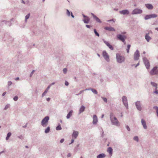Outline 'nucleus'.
<instances>
[{
  "instance_id": "obj_44",
  "label": "nucleus",
  "mask_w": 158,
  "mask_h": 158,
  "mask_svg": "<svg viewBox=\"0 0 158 158\" xmlns=\"http://www.w3.org/2000/svg\"><path fill=\"white\" fill-rule=\"evenodd\" d=\"M155 93L156 94H158V91L157 90V89H156V90H155Z\"/></svg>"
},
{
  "instance_id": "obj_27",
  "label": "nucleus",
  "mask_w": 158,
  "mask_h": 158,
  "mask_svg": "<svg viewBox=\"0 0 158 158\" xmlns=\"http://www.w3.org/2000/svg\"><path fill=\"white\" fill-rule=\"evenodd\" d=\"M151 84L152 85L154 86V87H156V89H157V84L154 83V82H151Z\"/></svg>"
},
{
  "instance_id": "obj_54",
  "label": "nucleus",
  "mask_w": 158,
  "mask_h": 158,
  "mask_svg": "<svg viewBox=\"0 0 158 158\" xmlns=\"http://www.w3.org/2000/svg\"><path fill=\"white\" fill-rule=\"evenodd\" d=\"M11 81L8 82V84L10 85L11 84Z\"/></svg>"
},
{
  "instance_id": "obj_59",
  "label": "nucleus",
  "mask_w": 158,
  "mask_h": 158,
  "mask_svg": "<svg viewBox=\"0 0 158 158\" xmlns=\"http://www.w3.org/2000/svg\"><path fill=\"white\" fill-rule=\"evenodd\" d=\"M155 29L157 30L158 31V28H155Z\"/></svg>"
},
{
  "instance_id": "obj_4",
  "label": "nucleus",
  "mask_w": 158,
  "mask_h": 158,
  "mask_svg": "<svg viewBox=\"0 0 158 158\" xmlns=\"http://www.w3.org/2000/svg\"><path fill=\"white\" fill-rule=\"evenodd\" d=\"M157 67H154L150 71V74L152 75L157 74H158V69Z\"/></svg>"
},
{
  "instance_id": "obj_22",
  "label": "nucleus",
  "mask_w": 158,
  "mask_h": 158,
  "mask_svg": "<svg viewBox=\"0 0 158 158\" xmlns=\"http://www.w3.org/2000/svg\"><path fill=\"white\" fill-rule=\"evenodd\" d=\"M73 112V111L72 110L69 111V113L67 114V115L66 117L67 118H70V117L72 116Z\"/></svg>"
},
{
  "instance_id": "obj_18",
  "label": "nucleus",
  "mask_w": 158,
  "mask_h": 158,
  "mask_svg": "<svg viewBox=\"0 0 158 158\" xmlns=\"http://www.w3.org/2000/svg\"><path fill=\"white\" fill-rule=\"evenodd\" d=\"M54 83H52L51 85H49L48 88L46 89L45 90V91L44 92V93L42 95V97H43L45 95V94L47 93L48 90L50 88V87L51 86V85H53L54 84Z\"/></svg>"
},
{
  "instance_id": "obj_39",
  "label": "nucleus",
  "mask_w": 158,
  "mask_h": 158,
  "mask_svg": "<svg viewBox=\"0 0 158 158\" xmlns=\"http://www.w3.org/2000/svg\"><path fill=\"white\" fill-rule=\"evenodd\" d=\"M18 99V97L17 96H15L14 98L13 99L14 101H16Z\"/></svg>"
},
{
  "instance_id": "obj_60",
  "label": "nucleus",
  "mask_w": 158,
  "mask_h": 158,
  "mask_svg": "<svg viewBox=\"0 0 158 158\" xmlns=\"http://www.w3.org/2000/svg\"><path fill=\"white\" fill-rule=\"evenodd\" d=\"M124 42V44H126V42H125H125Z\"/></svg>"
},
{
  "instance_id": "obj_41",
  "label": "nucleus",
  "mask_w": 158,
  "mask_h": 158,
  "mask_svg": "<svg viewBox=\"0 0 158 158\" xmlns=\"http://www.w3.org/2000/svg\"><path fill=\"white\" fill-rule=\"evenodd\" d=\"M9 107V105H6V106H5V108H4V109L6 110L7 108H8Z\"/></svg>"
},
{
  "instance_id": "obj_2",
  "label": "nucleus",
  "mask_w": 158,
  "mask_h": 158,
  "mask_svg": "<svg viewBox=\"0 0 158 158\" xmlns=\"http://www.w3.org/2000/svg\"><path fill=\"white\" fill-rule=\"evenodd\" d=\"M116 59L118 62L121 63L124 61L125 58L123 56L117 53L116 54Z\"/></svg>"
},
{
  "instance_id": "obj_17",
  "label": "nucleus",
  "mask_w": 158,
  "mask_h": 158,
  "mask_svg": "<svg viewBox=\"0 0 158 158\" xmlns=\"http://www.w3.org/2000/svg\"><path fill=\"white\" fill-rule=\"evenodd\" d=\"M119 13L121 14H122L123 15H126V14H129V11L127 10H123L120 11H119Z\"/></svg>"
},
{
  "instance_id": "obj_20",
  "label": "nucleus",
  "mask_w": 158,
  "mask_h": 158,
  "mask_svg": "<svg viewBox=\"0 0 158 158\" xmlns=\"http://www.w3.org/2000/svg\"><path fill=\"white\" fill-rule=\"evenodd\" d=\"M141 122L142 124L143 125V127L145 129H146L147 128V127L146 125V122L143 119H142L141 120Z\"/></svg>"
},
{
  "instance_id": "obj_30",
  "label": "nucleus",
  "mask_w": 158,
  "mask_h": 158,
  "mask_svg": "<svg viewBox=\"0 0 158 158\" xmlns=\"http://www.w3.org/2000/svg\"><path fill=\"white\" fill-rule=\"evenodd\" d=\"M56 129L57 130H60L61 129V127L60 125H59L56 127Z\"/></svg>"
},
{
  "instance_id": "obj_33",
  "label": "nucleus",
  "mask_w": 158,
  "mask_h": 158,
  "mask_svg": "<svg viewBox=\"0 0 158 158\" xmlns=\"http://www.w3.org/2000/svg\"><path fill=\"white\" fill-rule=\"evenodd\" d=\"M131 47V45H128L127 46V53H129V50L130 49V48Z\"/></svg>"
},
{
  "instance_id": "obj_12",
  "label": "nucleus",
  "mask_w": 158,
  "mask_h": 158,
  "mask_svg": "<svg viewBox=\"0 0 158 158\" xmlns=\"http://www.w3.org/2000/svg\"><path fill=\"white\" fill-rule=\"evenodd\" d=\"M98 122V118L97 116L95 115H94L93 117V123L96 124Z\"/></svg>"
},
{
  "instance_id": "obj_13",
  "label": "nucleus",
  "mask_w": 158,
  "mask_h": 158,
  "mask_svg": "<svg viewBox=\"0 0 158 158\" xmlns=\"http://www.w3.org/2000/svg\"><path fill=\"white\" fill-rule=\"evenodd\" d=\"M104 29L107 30H108L110 31H115V29L113 27H105Z\"/></svg>"
},
{
  "instance_id": "obj_43",
  "label": "nucleus",
  "mask_w": 158,
  "mask_h": 158,
  "mask_svg": "<svg viewBox=\"0 0 158 158\" xmlns=\"http://www.w3.org/2000/svg\"><path fill=\"white\" fill-rule=\"evenodd\" d=\"M65 85L66 86H68L69 85V83L66 81H65Z\"/></svg>"
},
{
  "instance_id": "obj_5",
  "label": "nucleus",
  "mask_w": 158,
  "mask_h": 158,
  "mask_svg": "<svg viewBox=\"0 0 158 158\" xmlns=\"http://www.w3.org/2000/svg\"><path fill=\"white\" fill-rule=\"evenodd\" d=\"M143 60L147 69H149L150 67L149 61L145 57L143 58Z\"/></svg>"
},
{
  "instance_id": "obj_38",
  "label": "nucleus",
  "mask_w": 158,
  "mask_h": 158,
  "mask_svg": "<svg viewBox=\"0 0 158 158\" xmlns=\"http://www.w3.org/2000/svg\"><path fill=\"white\" fill-rule=\"evenodd\" d=\"M67 14L69 16L70 15V12L68 10H67Z\"/></svg>"
},
{
  "instance_id": "obj_53",
  "label": "nucleus",
  "mask_w": 158,
  "mask_h": 158,
  "mask_svg": "<svg viewBox=\"0 0 158 158\" xmlns=\"http://www.w3.org/2000/svg\"><path fill=\"white\" fill-rule=\"evenodd\" d=\"M19 77H18L15 79V80H16V81L18 80H19Z\"/></svg>"
},
{
  "instance_id": "obj_25",
  "label": "nucleus",
  "mask_w": 158,
  "mask_h": 158,
  "mask_svg": "<svg viewBox=\"0 0 158 158\" xmlns=\"http://www.w3.org/2000/svg\"><path fill=\"white\" fill-rule=\"evenodd\" d=\"M85 109V107L84 106H82L80 109L79 113H81L84 111Z\"/></svg>"
},
{
  "instance_id": "obj_21",
  "label": "nucleus",
  "mask_w": 158,
  "mask_h": 158,
  "mask_svg": "<svg viewBox=\"0 0 158 158\" xmlns=\"http://www.w3.org/2000/svg\"><path fill=\"white\" fill-rule=\"evenodd\" d=\"M147 8L149 9H152L153 8V6L151 4H148L145 5Z\"/></svg>"
},
{
  "instance_id": "obj_42",
  "label": "nucleus",
  "mask_w": 158,
  "mask_h": 158,
  "mask_svg": "<svg viewBox=\"0 0 158 158\" xmlns=\"http://www.w3.org/2000/svg\"><path fill=\"white\" fill-rule=\"evenodd\" d=\"M102 99L104 102H107V99L106 98H102Z\"/></svg>"
},
{
  "instance_id": "obj_35",
  "label": "nucleus",
  "mask_w": 158,
  "mask_h": 158,
  "mask_svg": "<svg viewBox=\"0 0 158 158\" xmlns=\"http://www.w3.org/2000/svg\"><path fill=\"white\" fill-rule=\"evenodd\" d=\"M91 90L94 93L96 94H97V92L95 89H92Z\"/></svg>"
},
{
  "instance_id": "obj_23",
  "label": "nucleus",
  "mask_w": 158,
  "mask_h": 158,
  "mask_svg": "<svg viewBox=\"0 0 158 158\" xmlns=\"http://www.w3.org/2000/svg\"><path fill=\"white\" fill-rule=\"evenodd\" d=\"M107 151L109 152L111 156L112 154V149L111 147H109L108 148Z\"/></svg>"
},
{
  "instance_id": "obj_37",
  "label": "nucleus",
  "mask_w": 158,
  "mask_h": 158,
  "mask_svg": "<svg viewBox=\"0 0 158 158\" xmlns=\"http://www.w3.org/2000/svg\"><path fill=\"white\" fill-rule=\"evenodd\" d=\"M30 14H28V15H27L25 17V19H26V20H27V19H28L29 17V16H30Z\"/></svg>"
},
{
  "instance_id": "obj_63",
  "label": "nucleus",
  "mask_w": 158,
  "mask_h": 158,
  "mask_svg": "<svg viewBox=\"0 0 158 158\" xmlns=\"http://www.w3.org/2000/svg\"><path fill=\"white\" fill-rule=\"evenodd\" d=\"M98 56H100V55L99 54H98Z\"/></svg>"
},
{
  "instance_id": "obj_52",
  "label": "nucleus",
  "mask_w": 158,
  "mask_h": 158,
  "mask_svg": "<svg viewBox=\"0 0 158 158\" xmlns=\"http://www.w3.org/2000/svg\"><path fill=\"white\" fill-rule=\"evenodd\" d=\"M74 141V139H72V140H71V143H73V142Z\"/></svg>"
},
{
  "instance_id": "obj_34",
  "label": "nucleus",
  "mask_w": 158,
  "mask_h": 158,
  "mask_svg": "<svg viewBox=\"0 0 158 158\" xmlns=\"http://www.w3.org/2000/svg\"><path fill=\"white\" fill-rule=\"evenodd\" d=\"M94 31L96 35L99 37V34L97 32L96 30L95 29L94 30Z\"/></svg>"
},
{
  "instance_id": "obj_58",
  "label": "nucleus",
  "mask_w": 158,
  "mask_h": 158,
  "mask_svg": "<svg viewBox=\"0 0 158 158\" xmlns=\"http://www.w3.org/2000/svg\"><path fill=\"white\" fill-rule=\"evenodd\" d=\"M139 63H138V64H137V65H136V66H135V67H137V66L139 65Z\"/></svg>"
},
{
  "instance_id": "obj_32",
  "label": "nucleus",
  "mask_w": 158,
  "mask_h": 158,
  "mask_svg": "<svg viewBox=\"0 0 158 158\" xmlns=\"http://www.w3.org/2000/svg\"><path fill=\"white\" fill-rule=\"evenodd\" d=\"M150 16L151 18H154L155 17H156L157 16V15L155 14H152L151 15H150Z\"/></svg>"
},
{
  "instance_id": "obj_36",
  "label": "nucleus",
  "mask_w": 158,
  "mask_h": 158,
  "mask_svg": "<svg viewBox=\"0 0 158 158\" xmlns=\"http://www.w3.org/2000/svg\"><path fill=\"white\" fill-rule=\"evenodd\" d=\"M134 139L137 141H138V138L137 136H135L134 138Z\"/></svg>"
},
{
  "instance_id": "obj_14",
  "label": "nucleus",
  "mask_w": 158,
  "mask_h": 158,
  "mask_svg": "<svg viewBox=\"0 0 158 158\" xmlns=\"http://www.w3.org/2000/svg\"><path fill=\"white\" fill-rule=\"evenodd\" d=\"M78 135V132L77 131H74L72 134L73 138L76 139Z\"/></svg>"
},
{
  "instance_id": "obj_6",
  "label": "nucleus",
  "mask_w": 158,
  "mask_h": 158,
  "mask_svg": "<svg viewBox=\"0 0 158 158\" xmlns=\"http://www.w3.org/2000/svg\"><path fill=\"white\" fill-rule=\"evenodd\" d=\"M117 37L118 39L121 40L123 42H125V40L126 38V36L122 35L120 34L117 35Z\"/></svg>"
},
{
  "instance_id": "obj_64",
  "label": "nucleus",
  "mask_w": 158,
  "mask_h": 158,
  "mask_svg": "<svg viewBox=\"0 0 158 158\" xmlns=\"http://www.w3.org/2000/svg\"><path fill=\"white\" fill-rule=\"evenodd\" d=\"M80 158H83L82 156H81Z\"/></svg>"
},
{
  "instance_id": "obj_16",
  "label": "nucleus",
  "mask_w": 158,
  "mask_h": 158,
  "mask_svg": "<svg viewBox=\"0 0 158 158\" xmlns=\"http://www.w3.org/2000/svg\"><path fill=\"white\" fill-rule=\"evenodd\" d=\"M104 43L111 50H114V48L109 43L106 41H105Z\"/></svg>"
},
{
  "instance_id": "obj_62",
  "label": "nucleus",
  "mask_w": 158,
  "mask_h": 158,
  "mask_svg": "<svg viewBox=\"0 0 158 158\" xmlns=\"http://www.w3.org/2000/svg\"><path fill=\"white\" fill-rule=\"evenodd\" d=\"M143 54L145 53V52H144L143 53Z\"/></svg>"
},
{
  "instance_id": "obj_8",
  "label": "nucleus",
  "mask_w": 158,
  "mask_h": 158,
  "mask_svg": "<svg viewBox=\"0 0 158 158\" xmlns=\"http://www.w3.org/2000/svg\"><path fill=\"white\" fill-rule=\"evenodd\" d=\"M139 51L137 50L135 52L134 55V59L135 60H137L139 59Z\"/></svg>"
},
{
  "instance_id": "obj_7",
  "label": "nucleus",
  "mask_w": 158,
  "mask_h": 158,
  "mask_svg": "<svg viewBox=\"0 0 158 158\" xmlns=\"http://www.w3.org/2000/svg\"><path fill=\"white\" fill-rule=\"evenodd\" d=\"M103 56L105 58V59L107 61H109V56L107 53L105 51H104L102 53Z\"/></svg>"
},
{
  "instance_id": "obj_24",
  "label": "nucleus",
  "mask_w": 158,
  "mask_h": 158,
  "mask_svg": "<svg viewBox=\"0 0 158 158\" xmlns=\"http://www.w3.org/2000/svg\"><path fill=\"white\" fill-rule=\"evenodd\" d=\"M145 38L148 42H149L151 39V38L148 35V34H147L145 36Z\"/></svg>"
},
{
  "instance_id": "obj_26",
  "label": "nucleus",
  "mask_w": 158,
  "mask_h": 158,
  "mask_svg": "<svg viewBox=\"0 0 158 158\" xmlns=\"http://www.w3.org/2000/svg\"><path fill=\"white\" fill-rule=\"evenodd\" d=\"M105 156V155L104 154H102L99 155L97 156V158H103Z\"/></svg>"
},
{
  "instance_id": "obj_3",
  "label": "nucleus",
  "mask_w": 158,
  "mask_h": 158,
  "mask_svg": "<svg viewBox=\"0 0 158 158\" xmlns=\"http://www.w3.org/2000/svg\"><path fill=\"white\" fill-rule=\"evenodd\" d=\"M49 119V117L48 116L45 117L42 120L41 122L42 125L45 127L48 124V120Z\"/></svg>"
},
{
  "instance_id": "obj_47",
  "label": "nucleus",
  "mask_w": 158,
  "mask_h": 158,
  "mask_svg": "<svg viewBox=\"0 0 158 158\" xmlns=\"http://www.w3.org/2000/svg\"><path fill=\"white\" fill-rule=\"evenodd\" d=\"M64 139H62L60 140V142L61 143H63L64 141Z\"/></svg>"
},
{
  "instance_id": "obj_1",
  "label": "nucleus",
  "mask_w": 158,
  "mask_h": 158,
  "mask_svg": "<svg viewBox=\"0 0 158 158\" xmlns=\"http://www.w3.org/2000/svg\"><path fill=\"white\" fill-rule=\"evenodd\" d=\"M110 120L112 123L115 125L118 126L119 123L118 121L116 118L114 117L113 113H111L110 114Z\"/></svg>"
},
{
  "instance_id": "obj_46",
  "label": "nucleus",
  "mask_w": 158,
  "mask_h": 158,
  "mask_svg": "<svg viewBox=\"0 0 158 158\" xmlns=\"http://www.w3.org/2000/svg\"><path fill=\"white\" fill-rule=\"evenodd\" d=\"M126 128L127 129V130L128 131H129L130 130V128L128 126H126Z\"/></svg>"
},
{
  "instance_id": "obj_31",
  "label": "nucleus",
  "mask_w": 158,
  "mask_h": 158,
  "mask_svg": "<svg viewBox=\"0 0 158 158\" xmlns=\"http://www.w3.org/2000/svg\"><path fill=\"white\" fill-rule=\"evenodd\" d=\"M151 18V17L150 16V15H147L145 17V19H149Z\"/></svg>"
},
{
  "instance_id": "obj_15",
  "label": "nucleus",
  "mask_w": 158,
  "mask_h": 158,
  "mask_svg": "<svg viewBox=\"0 0 158 158\" xmlns=\"http://www.w3.org/2000/svg\"><path fill=\"white\" fill-rule=\"evenodd\" d=\"M83 16L85 18L83 20V21L85 23H88L89 21V19L88 17L85 16V15H83Z\"/></svg>"
},
{
  "instance_id": "obj_51",
  "label": "nucleus",
  "mask_w": 158,
  "mask_h": 158,
  "mask_svg": "<svg viewBox=\"0 0 158 158\" xmlns=\"http://www.w3.org/2000/svg\"><path fill=\"white\" fill-rule=\"evenodd\" d=\"M71 16L73 18H74V15H73L72 12H71Z\"/></svg>"
},
{
  "instance_id": "obj_28",
  "label": "nucleus",
  "mask_w": 158,
  "mask_h": 158,
  "mask_svg": "<svg viewBox=\"0 0 158 158\" xmlns=\"http://www.w3.org/2000/svg\"><path fill=\"white\" fill-rule=\"evenodd\" d=\"M11 135V133L10 132H9L7 134V136H6V140H8L9 139V137Z\"/></svg>"
},
{
  "instance_id": "obj_40",
  "label": "nucleus",
  "mask_w": 158,
  "mask_h": 158,
  "mask_svg": "<svg viewBox=\"0 0 158 158\" xmlns=\"http://www.w3.org/2000/svg\"><path fill=\"white\" fill-rule=\"evenodd\" d=\"M63 72L64 73H66L67 72V69L66 68H64L63 70Z\"/></svg>"
},
{
  "instance_id": "obj_50",
  "label": "nucleus",
  "mask_w": 158,
  "mask_h": 158,
  "mask_svg": "<svg viewBox=\"0 0 158 158\" xmlns=\"http://www.w3.org/2000/svg\"><path fill=\"white\" fill-rule=\"evenodd\" d=\"M71 155L70 153H68V155H67V156H68V157H70V156H71Z\"/></svg>"
},
{
  "instance_id": "obj_49",
  "label": "nucleus",
  "mask_w": 158,
  "mask_h": 158,
  "mask_svg": "<svg viewBox=\"0 0 158 158\" xmlns=\"http://www.w3.org/2000/svg\"><path fill=\"white\" fill-rule=\"evenodd\" d=\"M86 27H87L88 28H90V26L88 25H86Z\"/></svg>"
},
{
  "instance_id": "obj_48",
  "label": "nucleus",
  "mask_w": 158,
  "mask_h": 158,
  "mask_svg": "<svg viewBox=\"0 0 158 158\" xmlns=\"http://www.w3.org/2000/svg\"><path fill=\"white\" fill-rule=\"evenodd\" d=\"M6 92H4V93L2 94V96H4L5 95V94H6Z\"/></svg>"
},
{
  "instance_id": "obj_19",
  "label": "nucleus",
  "mask_w": 158,
  "mask_h": 158,
  "mask_svg": "<svg viewBox=\"0 0 158 158\" xmlns=\"http://www.w3.org/2000/svg\"><path fill=\"white\" fill-rule=\"evenodd\" d=\"M92 16H93V17L94 18V19L96 20L99 23H101V21L100 19L98 18L97 17H96V16H95L92 13Z\"/></svg>"
},
{
  "instance_id": "obj_45",
  "label": "nucleus",
  "mask_w": 158,
  "mask_h": 158,
  "mask_svg": "<svg viewBox=\"0 0 158 158\" xmlns=\"http://www.w3.org/2000/svg\"><path fill=\"white\" fill-rule=\"evenodd\" d=\"M35 72V71L34 70H33L32 71V72L31 73V75H30V76L31 77V76L34 73V72Z\"/></svg>"
},
{
  "instance_id": "obj_57",
  "label": "nucleus",
  "mask_w": 158,
  "mask_h": 158,
  "mask_svg": "<svg viewBox=\"0 0 158 158\" xmlns=\"http://www.w3.org/2000/svg\"><path fill=\"white\" fill-rule=\"evenodd\" d=\"M104 114H102V118H103L104 117Z\"/></svg>"
},
{
  "instance_id": "obj_10",
  "label": "nucleus",
  "mask_w": 158,
  "mask_h": 158,
  "mask_svg": "<svg viewBox=\"0 0 158 158\" xmlns=\"http://www.w3.org/2000/svg\"><path fill=\"white\" fill-rule=\"evenodd\" d=\"M142 12V10L138 9H134L132 11V14H139L141 13Z\"/></svg>"
},
{
  "instance_id": "obj_29",
  "label": "nucleus",
  "mask_w": 158,
  "mask_h": 158,
  "mask_svg": "<svg viewBox=\"0 0 158 158\" xmlns=\"http://www.w3.org/2000/svg\"><path fill=\"white\" fill-rule=\"evenodd\" d=\"M50 127H48L45 130V132L46 133H48L50 131Z\"/></svg>"
},
{
  "instance_id": "obj_55",
  "label": "nucleus",
  "mask_w": 158,
  "mask_h": 158,
  "mask_svg": "<svg viewBox=\"0 0 158 158\" xmlns=\"http://www.w3.org/2000/svg\"><path fill=\"white\" fill-rule=\"evenodd\" d=\"M50 100V98H48L47 99V101H49Z\"/></svg>"
},
{
  "instance_id": "obj_9",
  "label": "nucleus",
  "mask_w": 158,
  "mask_h": 158,
  "mask_svg": "<svg viewBox=\"0 0 158 158\" xmlns=\"http://www.w3.org/2000/svg\"><path fill=\"white\" fill-rule=\"evenodd\" d=\"M123 102L127 108H128V104L127 102V98L126 97L124 96L123 98Z\"/></svg>"
},
{
  "instance_id": "obj_11",
  "label": "nucleus",
  "mask_w": 158,
  "mask_h": 158,
  "mask_svg": "<svg viewBox=\"0 0 158 158\" xmlns=\"http://www.w3.org/2000/svg\"><path fill=\"white\" fill-rule=\"evenodd\" d=\"M135 105L137 109L139 110H141V108L140 106V102L138 101L136 102L135 103Z\"/></svg>"
},
{
  "instance_id": "obj_56",
  "label": "nucleus",
  "mask_w": 158,
  "mask_h": 158,
  "mask_svg": "<svg viewBox=\"0 0 158 158\" xmlns=\"http://www.w3.org/2000/svg\"><path fill=\"white\" fill-rule=\"evenodd\" d=\"M84 90H81V91L80 92V94H81V93H82V92H84Z\"/></svg>"
},
{
  "instance_id": "obj_61",
  "label": "nucleus",
  "mask_w": 158,
  "mask_h": 158,
  "mask_svg": "<svg viewBox=\"0 0 158 158\" xmlns=\"http://www.w3.org/2000/svg\"><path fill=\"white\" fill-rule=\"evenodd\" d=\"M113 21V19L111 20H109V21Z\"/></svg>"
}]
</instances>
